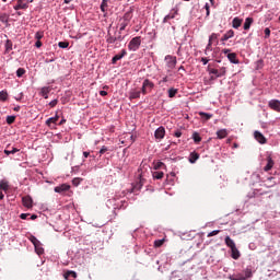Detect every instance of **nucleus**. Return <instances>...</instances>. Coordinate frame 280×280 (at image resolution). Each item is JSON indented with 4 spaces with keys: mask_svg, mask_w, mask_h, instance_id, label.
Wrapping results in <instances>:
<instances>
[{
    "mask_svg": "<svg viewBox=\"0 0 280 280\" xmlns=\"http://www.w3.org/2000/svg\"><path fill=\"white\" fill-rule=\"evenodd\" d=\"M22 202L26 209H32V207H34V200L30 196L23 197Z\"/></svg>",
    "mask_w": 280,
    "mask_h": 280,
    "instance_id": "9d476101",
    "label": "nucleus"
},
{
    "mask_svg": "<svg viewBox=\"0 0 280 280\" xmlns=\"http://www.w3.org/2000/svg\"><path fill=\"white\" fill-rule=\"evenodd\" d=\"M177 14H178V8H173L171 12L167 15H165V18L163 19V23H167L170 20L176 19Z\"/></svg>",
    "mask_w": 280,
    "mask_h": 280,
    "instance_id": "0eeeda50",
    "label": "nucleus"
},
{
    "mask_svg": "<svg viewBox=\"0 0 280 280\" xmlns=\"http://www.w3.org/2000/svg\"><path fill=\"white\" fill-rule=\"evenodd\" d=\"M255 65L257 71H259V69H264V61L261 59L257 60Z\"/></svg>",
    "mask_w": 280,
    "mask_h": 280,
    "instance_id": "49530a36",
    "label": "nucleus"
},
{
    "mask_svg": "<svg viewBox=\"0 0 280 280\" xmlns=\"http://www.w3.org/2000/svg\"><path fill=\"white\" fill-rule=\"evenodd\" d=\"M108 209H114V214L117 215V209H126L128 207V200L126 196L115 195L112 199L106 201Z\"/></svg>",
    "mask_w": 280,
    "mask_h": 280,
    "instance_id": "f257e3e1",
    "label": "nucleus"
},
{
    "mask_svg": "<svg viewBox=\"0 0 280 280\" xmlns=\"http://www.w3.org/2000/svg\"><path fill=\"white\" fill-rule=\"evenodd\" d=\"M176 93H178L177 89H174V88L168 89V97H176Z\"/></svg>",
    "mask_w": 280,
    "mask_h": 280,
    "instance_id": "79ce46f5",
    "label": "nucleus"
},
{
    "mask_svg": "<svg viewBox=\"0 0 280 280\" xmlns=\"http://www.w3.org/2000/svg\"><path fill=\"white\" fill-rule=\"evenodd\" d=\"M164 60L166 62V67H167L168 71H172V69H176V65L178 62L176 57H174L172 55H166Z\"/></svg>",
    "mask_w": 280,
    "mask_h": 280,
    "instance_id": "39448f33",
    "label": "nucleus"
},
{
    "mask_svg": "<svg viewBox=\"0 0 280 280\" xmlns=\"http://www.w3.org/2000/svg\"><path fill=\"white\" fill-rule=\"evenodd\" d=\"M264 32H265V38H270V28L266 27Z\"/></svg>",
    "mask_w": 280,
    "mask_h": 280,
    "instance_id": "bf43d9fd",
    "label": "nucleus"
},
{
    "mask_svg": "<svg viewBox=\"0 0 280 280\" xmlns=\"http://www.w3.org/2000/svg\"><path fill=\"white\" fill-rule=\"evenodd\" d=\"M272 167H275V161L272 160L271 156H268V158H267V164H266V166L264 167V171H265V172H270V170H272Z\"/></svg>",
    "mask_w": 280,
    "mask_h": 280,
    "instance_id": "dca6fc26",
    "label": "nucleus"
},
{
    "mask_svg": "<svg viewBox=\"0 0 280 280\" xmlns=\"http://www.w3.org/2000/svg\"><path fill=\"white\" fill-rule=\"evenodd\" d=\"M254 138L256 139V141H258V143H260L261 145H264V143H266V137L264 136V133H261L260 131H255L254 132Z\"/></svg>",
    "mask_w": 280,
    "mask_h": 280,
    "instance_id": "4468645a",
    "label": "nucleus"
},
{
    "mask_svg": "<svg viewBox=\"0 0 280 280\" xmlns=\"http://www.w3.org/2000/svg\"><path fill=\"white\" fill-rule=\"evenodd\" d=\"M35 47H37V49H40V47H43V42L37 39V42L35 43Z\"/></svg>",
    "mask_w": 280,
    "mask_h": 280,
    "instance_id": "338daca9",
    "label": "nucleus"
},
{
    "mask_svg": "<svg viewBox=\"0 0 280 280\" xmlns=\"http://www.w3.org/2000/svg\"><path fill=\"white\" fill-rule=\"evenodd\" d=\"M209 73L211 77V80H213L214 78H224V75H226V68L222 67L220 69H209Z\"/></svg>",
    "mask_w": 280,
    "mask_h": 280,
    "instance_id": "20e7f679",
    "label": "nucleus"
},
{
    "mask_svg": "<svg viewBox=\"0 0 280 280\" xmlns=\"http://www.w3.org/2000/svg\"><path fill=\"white\" fill-rule=\"evenodd\" d=\"M0 189H2L3 191H8V189H10V185L8 184V180L5 179L0 180Z\"/></svg>",
    "mask_w": 280,
    "mask_h": 280,
    "instance_id": "c756f323",
    "label": "nucleus"
},
{
    "mask_svg": "<svg viewBox=\"0 0 280 280\" xmlns=\"http://www.w3.org/2000/svg\"><path fill=\"white\" fill-rule=\"evenodd\" d=\"M192 140L195 141V143H200L202 141V138L200 137V133L195 131L192 133Z\"/></svg>",
    "mask_w": 280,
    "mask_h": 280,
    "instance_id": "4c0bfd02",
    "label": "nucleus"
},
{
    "mask_svg": "<svg viewBox=\"0 0 280 280\" xmlns=\"http://www.w3.org/2000/svg\"><path fill=\"white\" fill-rule=\"evenodd\" d=\"M141 91L131 90L129 92V100H139V97H141Z\"/></svg>",
    "mask_w": 280,
    "mask_h": 280,
    "instance_id": "a211bd4d",
    "label": "nucleus"
},
{
    "mask_svg": "<svg viewBox=\"0 0 280 280\" xmlns=\"http://www.w3.org/2000/svg\"><path fill=\"white\" fill-rule=\"evenodd\" d=\"M106 43L108 45H115V43H117V38L113 35H110V33H108L107 38H106Z\"/></svg>",
    "mask_w": 280,
    "mask_h": 280,
    "instance_id": "7c9ffc66",
    "label": "nucleus"
},
{
    "mask_svg": "<svg viewBox=\"0 0 280 280\" xmlns=\"http://www.w3.org/2000/svg\"><path fill=\"white\" fill-rule=\"evenodd\" d=\"M139 47H141V36H136L131 38L128 44L129 51H138Z\"/></svg>",
    "mask_w": 280,
    "mask_h": 280,
    "instance_id": "f03ea898",
    "label": "nucleus"
},
{
    "mask_svg": "<svg viewBox=\"0 0 280 280\" xmlns=\"http://www.w3.org/2000/svg\"><path fill=\"white\" fill-rule=\"evenodd\" d=\"M229 279H230V280H246V278L243 277L242 275H237V276H235V275H230V276H229Z\"/></svg>",
    "mask_w": 280,
    "mask_h": 280,
    "instance_id": "ea45409f",
    "label": "nucleus"
},
{
    "mask_svg": "<svg viewBox=\"0 0 280 280\" xmlns=\"http://www.w3.org/2000/svg\"><path fill=\"white\" fill-rule=\"evenodd\" d=\"M116 37V43H121L124 40V36H121V31H119L118 35L115 36Z\"/></svg>",
    "mask_w": 280,
    "mask_h": 280,
    "instance_id": "5fc2aeb1",
    "label": "nucleus"
},
{
    "mask_svg": "<svg viewBox=\"0 0 280 280\" xmlns=\"http://www.w3.org/2000/svg\"><path fill=\"white\" fill-rule=\"evenodd\" d=\"M58 47H60V49H67V47H69V44L67 42H59Z\"/></svg>",
    "mask_w": 280,
    "mask_h": 280,
    "instance_id": "603ef678",
    "label": "nucleus"
},
{
    "mask_svg": "<svg viewBox=\"0 0 280 280\" xmlns=\"http://www.w3.org/2000/svg\"><path fill=\"white\" fill-rule=\"evenodd\" d=\"M164 242L165 238L154 241L155 248H161V245L164 244Z\"/></svg>",
    "mask_w": 280,
    "mask_h": 280,
    "instance_id": "09e8293b",
    "label": "nucleus"
},
{
    "mask_svg": "<svg viewBox=\"0 0 280 280\" xmlns=\"http://www.w3.org/2000/svg\"><path fill=\"white\" fill-rule=\"evenodd\" d=\"M30 215V213H22L20 214L21 220H27V217Z\"/></svg>",
    "mask_w": 280,
    "mask_h": 280,
    "instance_id": "774afa93",
    "label": "nucleus"
},
{
    "mask_svg": "<svg viewBox=\"0 0 280 280\" xmlns=\"http://www.w3.org/2000/svg\"><path fill=\"white\" fill-rule=\"evenodd\" d=\"M82 183V178L80 177H75L72 179V185H74V187H78V185H80Z\"/></svg>",
    "mask_w": 280,
    "mask_h": 280,
    "instance_id": "3c124183",
    "label": "nucleus"
},
{
    "mask_svg": "<svg viewBox=\"0 0 280 280\" xmlns=\"http://www.w3.org/2000/svg\"><path fill=\"white\" fill-rule=\"evenodd\" d=\"M125 56H128V51H126V49H122L120 54L115 55L112 58V65H117L118 60H121L122 58H125Z\"/></svg>",
    "mask_w": 280,
    "mask_h": 280,
    "instance_id": "6e6552de",
    "label": "nucleus"
},
{
    "mask_svg": "<svg viewBox=\"0 0 280 280\" xmlns=\"http://www.w3.org/2000/svg\"><path fill=\"white\" fill-rule=\"evenodd\" d=\"M228 60H229L232 65H240V60L237 59V54H235V52H230V54H228Z\"/></svg>",
    "mask_w": 280,
    "mask_h": 280,
    "instance_id": "2eb2a0df",
    "label": "nucleus"
},
{
    "mask_svg": "<svg viewBox=\"0 0 280 280\" xmlns=\"http://www.w3.org/2000/svg\"><path fill=\"white\" fill-rule=\"evenodd\" d=\"M132 20V13L126 12L120 21H125L126 23H130Z\"/></svg>",
    "mask_w": 280,
    "mask_h": 280,
    "instance_id": "f704fd0d",
    "label": "nucleus"
},
{
    "mask_svg": "<svg viewBox=\"0 0 280 280\" xmlns=\"http://www.w3.org/2000/svg\"><path fill=\"white\" fill-rule=\"evenodd\" d=\"M253 18H246L245 19V22H244V26H243V28L245 30V31H248V30H250V26L253 25Z\"/></svg>",
    "mask_w": 280,
    "mask_h": 280,
    "instance_id": "bb28decb",
    "label": "nucleus"
},
{
    "mask_svg": "<svg viewBox=\"0 0 280 280\" xmlns=\"http://www.w3.org/2000/svg\"><path fill=\"white\" fill-rule=\"evenodd\" d=\"M174 137H176L177 139H179V137H183V132L180 130H176L174 133Z\"/></svg>",
    "mask_w": 280,
    "mask_h": 280,
    "instance_id": "052dcab7",
    "label": "nucleus"
},
{
    "mask_svg": "<svg viewBox=\"0 0 280 280\" xmlns=\"http://www.w3.org/2000/svg\"><path fill=\"white\" fill-rule=\"evenodd\" d=\"M16 121V116H7V124L12 125Z\"/></svg>",
    "mask_w": 280,
    "mask_h": 280,
    "instance_id": "de8ad7c7",
    "label": "nucleus"
},
{
    "mask_svg": "<svg viewBox=\"0 0 280 280\" xmlns=\"http://www.w3.org/2000/svg\"><path fill=\"white\" fill-rule=\"evenodd\" d=\"M244 275L243 276L246 279H250V277H253V268L252 267H246V269L244 270Z\"/></svg>",
    "mask_w": 280,
    "mask_h": 280,
    "instance_id": "c85d7f7f",
    "label": "nucleus"
},
{
    "mask_svg": "<svg viewBox=\"0 0 280 280\" xmlns=\"http://www.w3.org/2000/svg\"><path fill=\"white\" fill-rule=\"evenodd\" d=\"M232 27L234 30H240V27H242V19L234 18L233 21H232Z\"/></svg>",
    "mask_w": 280,
    "mask_h": 280,
    "instance_id": "aec40b11",
    "label": "nucleus"
},
{
    "mask_svg": "<svg viewBox=\"0 0 280 280\" xmlns=\"http://www.w3.org/2000/svg\"><path fill=\"white\" fill-rule=\"evenodd\" d=\"M272 180H275V177H267L266 186L267 187H275V185H277V182H272ZM268 183H270V184H268Z\"/></svg>",
    "mask_w": 280,
    "mask_h": 280,
    "instance_id": "a19ab883",
    "label": "nucleus"
},
{
    "mask_svg": "<svg viewBox=\"0 0 280 280\" xmlns=\"http://www.w3.org/2000/svg\"><path fill=\"white\" fill-rule=\"evenodd\" d=\"M71 189V186L68 184H62L60 186L55 187V192L56 194H65L66 191H69Z\"/></svg>",
    "mask_w": 280,
    "mask_h": 280,
    "instance_id": "f8f14e48",
    "label": "nucleus"
},
{
    "mask_svg": "<svg viewBox=\"0 0 280 280\" xmlns=\"http://www.w3.org/2000/svg\"><path fill=\"white\" fill-rule=\"evenodd\" d=\"M155 139H165V127L161 126L159 127L154 132Z\"/></svg>",
    "mask_w": 280,
    "mask_h": 280,
    "instance_id": "1a4fd4ad",
    "label": "nucleus"
},
{
    "mask_svg": "<svg viewBox=\"0 0 280 280\" xmlns=\"http://www.w3.org/2000/svg\"><path fill=\"white\" fill-rule=\"evenodd\" d=\"M220 233V230H213L212 232L208 233V237H213Z\"/></svg>",
    "mask_w": 280,
    "mask_h": 280,
    "instance_id": "4d7b16f0",
    "label": "nucleus"
},
{
    "mask_svg": "<svg viewBox=\"0 0 280 280\" xmlns=\"http://www.w3.org/2000/svg\"><path fill=\"white\" fill-rule=\"evenodd\" d=\"M21 150L20 149H16V148H12V150H8V149H4V154L7 156H10V154H16V152H20Z\"/></svg>",
    "mask_w": 280,
    "mask_h": 280,
    "instance_id": "c9c22d12",
    "label": "nucleus"
},
{
    "mask_svg": "<svg viewBox=\"0 0 280 280\" xmlns=\"http://www.w3.org/2000/svg\"><path fill=\"white\" fill-rule=\"evenodd\" d=\"M0 102H8V91L7 90L0 91Z\"/></svg>",
    "mask_w": 280,
    "mask_h": 280,
    "instance_id": "72a5a7b5",
    "label": "nucleus"
},
{
    "mask_svg": "<svg viewBox=\"0 0 280 280\" xmlns=\"http://www.w3.org/2000/svg\"><path fill=\"white\" fill-rule=\"evenodd\" d=\"M23 75H25V70L23 68H19L16 70V77L18 78H23Z\"/></svg>",
    "mask_w": 280,
    "mask_h": 280,
    "instance_id": "8fccbe9b",
    "label": "nucleus"
},
{
    "mask_svg": "<svg viewBox=\"0 0 280 280\" xmlns=\"http://www.w3.org/2000/svg\"><path fill=\"white\" fill-rule=\"evenodd\" d=\"M34 248H35V253H36L37 255H43V253H45V249L43 248V246L40 245V243L37 244V245H35Z\"/></svg>",
    "mask_w": 280,
    "mask_h": 280,
    "instance_id": "e433bc0d",
    "label": "nucleus"
},
{
    "mask_svg": "<svg viewBox=\"0 0 280 280\" xmlns=\"http://www.w3.org/2000/svg\"><path fill=\"white\" fill-rule=\"evenodd\" d=\"M152 176H153V178H155L156 180H161V178H163V176H164V173L161 172V171H155V172H152Z\"/></svg>",
    "mask_w": 280,
    "mask_h": 280,
    "instance_id": "473e14b6",
    "label": "nucleus"
},
{
    "mask_svg": "<svg viewBox=\"0 0 280 280\" xmlns=\"http://www.w3.org/2000/svg\"><path fill=\"white\" fill-rule=\"evenodd\" d=\"M57 105H58V100L57 98H55V100H52L51 102L48 103V106H50V108H54Z\"/></svg>",
    "mask_w": 280,
    "mask_h": 280,
    "instance_id": "6e6d98bb",
    "label": "nucleus"
},
{
    "mask_svg": "<svg viewBox=\"0 0 280 280\" xmlns=\"http://www.w3.org/2000/svg\"><path fill=\"white\" fill-rule=\"evenodd\" d=\"M162 165H165L163 162H158L155 165H154V170H161Z\"/></svg>",
    "mask_w": 280,
    "mask_h": 280,
    "instance_id": "e2e57ef3",
    "label": "nucleus"
},
{
    "mask_svg": "<svg viewBox=\"0 0 280 280\" xmlns=\"http://www.w3.org/2000/svg\"><path fill=\"white\" fill-rule=\"evenodd\" d=\"M152 89H154V82L150 81V79H144L141 88L142 95H148V93H151Z\"/></svg>",
    "mask_w": 280,
    "mask_h": 280,
    "instance_id": "7ed1b4c3",
    "label": "nucleus"
},
{
    "mask_svg": "<svg viewBox=\"0 0 280 280\" xmlns=\"http://www.w3.org/2000/svg\"><path fill=\"white\" fill-rule=\"evenodd\" d=\"M49 93H51V88L44 86L39 91L40 97H44V100H49Z\"/></svg>",
    "mask_w": 280,
    "mask_h": 280,
    "instance_id": "ddd939ff",
    "label": "nucleus"
},
{
    "mask_svg": "<svg viewBox=\"0 0 280 280\" xmlns=\"http://www.w3.org/2000/svg\"><path fill=\"white\" fill-rule=\"evenodd\" d=\"M9 21H10V14L0 13V23H4V25H8Z\"/></svg>",
    "mask_w": 280,
    "mask_h": 280,
    "instance_id": "393cba45",
    "label": "nucleus"
},
{
    "mask_svg": "<svg viewBox=\"0 0 280 280\" xmlns=\"http://www.w3.org/2000/svg\"><path fill=\"white\" fill-rule=\"evenodd\" d=\"M43 33H40V32H37L36 34H35V38H36V40H40L42 38H43Z\"/></svg>",
    "mask_w": 280,
    "mask_h": 280,
    "instance_id": "680f3d73",
    "label": "nucleus"
},
{
    "mask_svg": "<svg viewBox=\"0 0 280 280\" xmlns=\"http://www.w3.org/2000/svg\"><path fill=\"white\" fill-rule=\"evenodd\" d=\"M231 257L232 259H240L242 257V254L240 253V249H237V246L231 249Z\"/></svg>",
    "mask_w": 280,
    "mask_h": 280,
    "instance_id": "6ab92c4d",
    "label": "nucleus"
},
{
    "mask_svg": "<svg viewBox=\"0 0 280 280\" xmlns=\"http://www.w3.org/2000/svg\"><path fill=\"white\" fill-rule=\"evenodd\" d=\"M205 9H206V16H209V14H211V11L209 10V3L205 4Z\"/></svg>",
    "mask_w": 280,
    "mask_h": 280,
    "instance_id": "69168bd1",
    "label": "nucleus"
},
{
    "mask_svg": "<svg viewBox=\"0 0 280 280\" xmlns=\"http://www.w3.org/2000/svg\"><path fill=\"white\" fill-rule=\"evenodd\" d=\"M46 65H49V62H56V58L51 57V58H46L45 59Z\"/></svg>",
    "mask_w": 280,
    "mask_h": 280,
    "instance_id": "0e129e2a",
    "label": "nucleus"
},
{
    "mask_svg": "<svg viewBox=\"0 0 280 280\" xmlns=\"http://www.w3.org/2000/svg\"><path fill=\"white\" fill-rule=\"evenodd\" d=\"M13 43L10 39H7L4 43V54H9L12 51Z\"/></svg>",
    "mask_w": 280,
    "mask_h": 280,
    "instance_id": "412c9836",
    "label": "nucleus"
},
{
    "mask_svg": "<svg viewBox=\"0 0 280 280\" xmlns=\"http://www.w3.org/2000/svg\"><path fill=\"white\" fill-rule=\"evenodd\" d=\"M268 107H269L271 110H275L276 113H280V101L277 100V98L270 100V101L268 102Z\"/></svg>",
    "mask_w": 280,
    "mask_h": 280,
    "instance_id": "423d86ee",
    "label": "nucleus"
},
{
    "mask_svg": "<svg viewBox=\"0 0 280 280\" xmlns=\"http://www.w3.org/2000/svg\"><path fill=\"white\" fill-rule=\"evenodd\" d=\"M199 115L201 116V119H205V121H209L211 117H213V114L205 113V112H199Z\"/></svg>",
    "mask_w": 280,
    "mask_h": 280,
    "instance_id": "2f4dec72",
    "label": "nucleus"
},
{
    "mask_svg": "<svg viewBox=\"0 0 280 280\" xmlns=\"http://www.w3.org/2000/svg\"><path fill=\"white\" fill-rule=\"evenodd\" d=\"M58 119H60V116L55 115L54 117H50L46 120V126H48V128H51V124L54 126H56V122L58 121Z\"/></svg>",
    "mask_w": 280,
    "mask_h": 280,
    "instance_id": "f3484780",
    "label": "nucleus"
},
{
    "mask_svg": "<svg viewBox=\"0 0 280 280\" xmlns=\"http://www.w3.org/2000/svg\"><path fill=\"white\" fill-rule=\"evenodd\" d=\"M218 38H220V34H218V33H212V34L209 36V42H210V43H213V40H218Z\"/></svg>",
    "mask_w": 280,
    "mask_h": 280,
    "instance_id": "37998d69",
    "label": "nucleus"
},
{
    "mask_svg": "<svg viewBox=\"0 0 280 280\" xmlns=\"http://www.w3.org/2000/svg\"><path fill=\"white\" fill-rule=\"evenodd\" d=\"M199 159H200V154H198V153H196V152H191V153L189 154L188 161H189V163L194 164V163H196V161H198Z\"/></svg>",
    "mask_w": 280,
    "mask_h": 280,
    "instance_id": "5701e85b",
    "label": "nucleus"
},
{
    "mask_svg": "<svg viewBox=\"0 0 280 280\" xmlns=\"http://www.w3.org/2000/svg\"><path fill=\"white\" fill-rule=\"evenodd\" d=\"M121 22H120V28H119V32H124V30H126V27H128V24L130 23V22H126V21H124V20H120Z\"/></svg>",
    "mask_w": 280,
    "mask_h": 280,
    "instance_id": "a18cd8bd",
    "label": "nucleus"
},
{
    "mask_svg": "<svg viewBox=\"0 0 280 280\" xmlns=\"http://www.w3.org/2000/svg\"><path fill=\"white\" fill-rule=\"evenodd\" d=\"M228 136L229 132L226 131V129H221L217 131L218 139H226Z\"/></svg>",
    "mask_w": 280,
    "mask_h": 280,
    "instance_id": "a878e982",
    "label": "nucleus"
},
{
    "mask_svg": "<svg viewBox=\"0 0 280 280\" xmlns=\"http://www.w3.org/2000/svg\"><path fill=\"white\" fill-rule=\"evenodd\" d=\"M105 152H108V147L103 145L100 150V154H105Z\"/></svg>",
    "mask_w": 280,
    "mask_h": 280,
    "instance_id": "13d9d810",
    "label": "nucleus"
},
{
    "mask_svg": "<svg viewBox=\"0 0 280 280\" xmlns=\"http://www.w3.org/2000/svg\"><path fill=\"white\" fill-rule=\"evenodd\" d=\"M225 245L231 249L236 247L235 241H233L231 236H225Z\"/></svg>",
    "mask_w": 280,
    "mask_h": 280,
    "instance_id": "4be33fe9",
    "label": "nucleus"
},
{
    "mask_svg": "<svg viewBox=\"0 0 280 280\" xmlns=\"http://www.w3.org/2000/svg\"><path fill=\"white\" fill-rule=\"evenodd\" d=\"M30 8V5H27V3H23V2H18L14 5V10H27Z\"/></svg>",
    "mask_w": 280,
    "mask_h": 280,
    "instance_id": "cd10ccee",
    "label": "nucleus"
},
{
    "mask_svg": "<svg viewBox=\"0 0 280 280\" xmlns=\"http://www.w3.org/2000/svg\"><path fill=\"white\" fill-rule=\"evenodd\" d=\"M107 8H108V0H103L101 3V11L106 12Z\"/></svg>",
    "mask_w": 280,
    "mask_h": 280,
    "instance_id": "c03bdc74",
    "label": "nucleus"
},
{
    "mask_svg": "<svg viewBox=\"0 0 280 280\" xmlns=\"http://www.w3.org/2000/svg\"><path fill=\"white\" fill-rule=\"evenodd\" d=\"M235 36V31L234 30H229L221 38L222 45H225L226 40L230 38H233Z\"/></svg>",
    "mask_w": 280,
    "mask_h": 280,
    "instance_id": "9b49d317",
    "label": "nucleus"
},
{
    "mask_svg": "<svg viewBox=\"0 0 280 280\" xmlns=\"http://www.w3.org/2000/svg\"><path fill=\"white\" fill-rule=\"evenodd\" d=\"M65 279H78V272L69 270L63 275Z\"/></svg>",
    "mask_w": 280,
    "mask_h": 280,
    "instance_id": "b1692460",
    "label": "nucleus"
},
{
    "mask_svg": "<svg viewBox=\"0 0 280 280\" xmlns=\"http://www.w3.org/2000/svg\"><path fill=\"white\" fill-rule=\"evenodd\" d=\"M28 240L33 244V246H37V244L40 243V241H38V238H36V236H34V235H30Z\"/></svg>",
    "mask_w": 280,
    "mask_h": 280,
    "instance_id": "58836bf2",
    "label": "nucleus"
},
{
    "mask_svg": "<svg viewBox=\"0 0 280 280\" xmlns=\"http://www.w3.org/2000/svg\"><path fill=\"white\" fill-rule=\"evenodd\" d=\"M211 45H213V42L208 40V45L206 46V50H205L206 56L208 51H212Z\"/></svg>",
    "mask_w": 280,
    "mask_h": 280,
    "instance_id": "864d4df0",
    "label": "nucleus"
}]
</instances>
